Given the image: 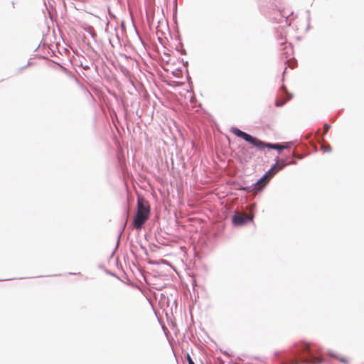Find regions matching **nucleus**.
Masks as SVG:
<instances>
[{"mask_svg": "<svg viewBox=\"0 0 364 364\" xmlns=\"http://www.w3.org/2000/svg\"><path fill=\"white\" fill-rule=\"evenodd\" d=\"M230 132L234 134L235 136L240 137L245 140L246 141L251 144L253 146L256 147L259 150H264L265 148H270L273 149H277L279 151H282L285 149L287 146L281 144H269L265 143L260 139L254 137L242 131L239 129L237 127H232L230 129Z\"/></svg>", "mask_w": 364, "mask_h": 364, "instance_id": "nucleus-1", "label": "nucleus"}, {"mask_svg": "<svg viewBox=\"0 0 364 364\" xmlns=\"http://www.w3.org/2000/svg\"><path fill=\"white\" fill-rule=\"evenodd\" d=\"M150 205L144 198L139 196L137 198L136 213L133 220V225L136 230H140L143 225L149 218Z\"/></svg>", "mask_w": 364, "mask_h": 364, "instance_id": "nucleus-2", "label": "nucleus"}, {"mask_svg": "<svg viewBox=\"0 0 364 364\" xmlns=\"http://www.w3.org/2000/svg\"><path fill=\"white\" fill-rule=\"evenodd\" d=\"M286 163H277L273 166L267 173H266L257 183V185L264 183V185L268 182L271 177H272L276 173L282 170L285 166Z\"/></svg>", "mask_w": 364, "mask_h": 364, "instance_id": "nucleus-3", "label": "nucleus"}, {"mask_svg": "<svg viewBox=\"0 0 364 364\" xmlns=\"http://www.w3.org/2000/svg\"><path fill=\"white\" fill-rule=\"evenodd\" d=\"M252 217H250L247 214H237L232 218V222L236 225H242L247 221L252 220Z\"/></svg>", "mask_w": 364, "mask_h": 364, "instance_id": "nucleus-4", "label": "nucleus"}, {"mask_svg": "<svg viewBox=\"0 0 364 364\" xmlns=\"http://www.w3.org/2000/svg\"><path fill=\"white\" fill-rule=\"evenodd\" d=\"M282 89L287 95V97L284 100H277L275 102V105L277 107L283 106L287 100L292 97V95L287 92V88L284 85L282 87Z\"/></svg>", "mask_w": 364, "mask_h": 364, "instance_id": "nucleus-5", "label": "nucleus"}, {"mask_svg": "<svg viewBox=\"0 0 364 364\" xmlns=\"http://www.w3.org/2000/svg\"><path fill=\"white\" fill-rule=\"evenodd\" d=\"M253 153L248 149H244L242 151V157L246 161H250L252 157Z\"/></svg>", "mask_w": 364, "mask_h": 364, "instance_id": "nucleus-6", "label": "nucleus"}, {"mask_svg": "<svg viewBox=\"0 0 364 364\" xmlns=\"http://www.w3.org/2000/svg\"><path fill=\"white\" fill-rule=\"evenodd\" d=\"M303 363L304 364H319L321 363V359L318 357H312L309 359H304Z\"/></svg>", "mask_w": 364, "mask_h": 364, "instance_id": "nucleus-7", "label": "nucleus"}, {"mask_svg": "<svg viewBox=\"0 0 364 364\" xmlns=\"http://www.w3.org/2000/svg\"><path fill=\"white\" fill-rule=\"evenodd\" d=\"M301 350L303 353H308L311 355V345L309 343H304L302 346Z\"/></svg>", "mask_w": 364, "mask_h": 364, "instance_id": "nucleus-8", "label": "nucleus"}, {"mask_svg": "<svg viewBox=\"0 0 364 364\" xmlns=\"http://www.w3.org/2000/svg\"><path fill=\"white\" fill-rule=\"evenodd\" d=\"M336 358L344 364H349V360L345 357L337 356Z\"/></svg>", "mask_w": 364, "mask_h": 364, "instance_id": "nucleus-9", "label": "nucleus"}, {"mask_svg": "<svg viewBox=\"0 0 364 364\" xmlns=\"http://www.w3.org/2000/svg\"><path fill=\"white\" fill-rule=\"evenodd\" d=\"M321 149H322L323 151H325V152H329V151H331V146H330L329 145H327V146L323 145V146H321Z\"/></svg>", "mask_w": 364, "mask_h": 364, "instance_id": "nucleus-10", "label": "nucleus"}, {"mask_svg": "<svg viewBox=\"0 0 364 364\" xmlns=\"http://www.w3.org/2000/svg\"><path fill=\"white\" fill-rule=\"evenodd\" d=\"M330 128H331V126L326 123L323 125V134H326L328 132Z\"/></svg>", "mask_w": 364, "mask_h": 364, "instance_id": "nucleus-11", "label": "nucleus"}, {"mask_svg": "<svg viewBox=\"0 0 364 364\" xmlns=\"http://www.w3.org/2000/svg\"><path fill=\"white\" fill-rule=\"evenodd\" d=\"M186 358H187V360L188 362V364H194V362L193 361L191 357L190 356L189 354H187L186 355Z\"/></svg>", "mask_w": 364, "mask_h": 364, "instance_id": "nucleus-12", "label": "nucleus"}]
</instances>
